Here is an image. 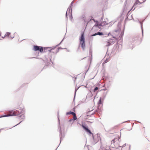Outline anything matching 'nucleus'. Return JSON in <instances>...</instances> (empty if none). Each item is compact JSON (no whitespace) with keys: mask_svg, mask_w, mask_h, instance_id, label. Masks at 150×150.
Masks as SVG:
<instances>
[{"mask_svg":"<svg viewBox=\"0 0 150 150\" xmlns=\"http://www.w3.org/2000/svg\"><path fill=\"white\" fill-rule=\"evenodd\" d=\"M80 41V44L83 50H84L85 47V38L84 36V33H82L81 34V37L79 39Z\"/></svg>","mask_w":150,"mask_h":150,"instance_id":"nucleus-1","label":"nucleus"},{"mask_svg":"<svg viewBox=\"0 0 150 150\" xmlns=\"http://www.w3.org/2000/svg\"><path fill=\"white\" fill-rule=\"evenodd\" d=\"M48 48H49L44 47L43 49V47H42L38 46H33V49L34 50H39L41 53L43 52V51L44 52H45L46 51H45V50Z\"/></svg>","mask_w":150,"mask_h":150,"instance_id":"nucleus-2","label":"nucleus"},{"mask_svg":"<svg viewBox=\"0 0 150 150\" xmlns=\"http://www.w3.org/2000/svg\"><path fill=\"white\" fill-rule=\"evenodd\" d=\"M146 0H137L135 2L132 8L134 7V9L136 7H137L138 5L142 4Z\"/></svg>","mask_w":150,"mask_h":150,"instance_id":"nucleus-3","label":"nucleus"},{"mask_svg":"<svg viewBox=\"0 0 150 150\" xmlns=\"http://www.w3.org/2000/svg\"><path fill=\"white\" fill-rule=\"evenodd\" d=\"M20 110V112L18 110L14 111L15 116H18L20 114L23 113L25 111V109L24 108H21Z\"/></svg>","mask_w":150,"mask_h":150,"instance_id":"nucleus-4","label":"nucleus"},{"mask_svg":"<svg viewBox=\"0 0 150 150\" xmlns=\"http://www.w3.org/2000/svg\"><path fill=\"white\" fill-rule=\"evenodd\" d=\"M82 126L83 129H84L88 133H89L90 134H92L90 130L88 129V127L87 126H86V125L85 124H82Z\"/></svg>","mask_w":150,"mask_h":150,"instance_id":"nucleus-5","label":"nucleus"},{"mask_svg":"<svg viewBox=\"0 0 150 150\" xmlns=\"http://www.w3.org/2000/svg\"><path fill=\"white\" fill-rule=\"evenodd\" d=\"M11 116H15L14 111L13 112L11 111H10L6 115L0 116V118Z\"/></svg>","mask_w":150,"mask_h":150,"instance_id":"nucleus-6","label":"nucleus"},{"mask_svg":"<svg viewBox=\"0 0 150 150\" xmlns=\"http://www.w3.org/2000/svg\"><path fill=\"white\" fill-rule=\"evenodd\" d=\"M93 139L95 142H98L100 139V137L98 135H95L93 137Z\"/></svg>","mask_w":150,"mask_h":150,"instance_id":"nucleus-7","label":"nucleus"},{"mask_svg":"<svg viewBox=\"0 0 150 150\" xmlns=\"http://www.w3.org/2000/svg\"><path fill=\"white\" fill-rule=\"evenodd\" d=\"M57 51V48H54L50 50V52H53L54 53H56Z\"/></svg>","mask_w":150,"mask_h":150,"instance_id":"nucleus-8","label":"nucleus"},{"mask_svg":"<svg viewBox=\"0 0 150 150\" xmlns=\"http://www.w3.org/2000/svg\"><path fill=\"white\" fill-rule=\"evenodd\" d=\"M104 90H101V91H102V94L104 97H105L106 95L107 92L104 91Z\"/></svg>","mask_w":150,"mask_h":150,"instance_id":"nucleus-9","label":"nucleus"},{"mask_svg":"<svg viewBox=\"0 0 150 150\" xmlns=\"http://www.w3.org/2000/svg\"><path fill=\"white\" fill-rule=\"evenodd\" d=\"M103 35V34L102 33H100V32H98L97 33H96L94 34L93 35H92V36H95V35Z\"/></svg>","mask_w":150,"mask_h":150,"instance_id":"nucleus-10","label":"nucleus"},{"mask_svg":"<svg viewBox=\"0 0 150 150\" xmlns=\"http://www.w3.org/2000/svg\"><path fill=\"white\" fill-rule=\"evenodd\" d=\"M72 115L73 116V120H76L77 119V117L75 113L74 112H72Z\"/></svg>","mask_w":150,"mask_h":150,"instance_id":"nucleus-11","label":"nucleus"},{"mask_svg":"<svg viewBox=\"0 0 150 150\" xmlns=\"http://www.w3.org/2000/svg\"><path fill=\"white\" fill-rule=\"evenodd\" d=\"M120 32V30L118 29L117 30H116L114 31V33L115 34V33H117L118 35H119Z\"/></svg>","mask_w":150,"mask_h":150,"instance_id":"nucleus-12","label":"nucleus"},{"mask_svg":"<svg viewBox=\"0 0 150 150\" xmlns=\"http://www.w3.org/2000/svg\"><path fill=\"white\" fill-rule=\"evenodd\" d=\"M11 34V33L9 32H7L5 34V36H9L10 34Z\"/></svg>","mask_w":150,"mask_h":150,"instance_id":"nucleus-13","label":"nucleus"},{"mask_svg":"<svg viewBox=\"0 0 150 150\" xmlns=\"http://www.w3.org/2000/svg\"><path fill=\"white\" fill-rule=\"evenodd\" d=\"M98 105H100L102 104V101H101V98H100V99L98 103Z\"/></svg>","mask_w":150,"mask_h":150,"instance_id":"nucleus-14","label":"nucleus"},{"mask_svg":"<svg viewBox=\"0 0 150 150\" xmlns=\"http://www.w3.org/2000/svg\"><path fill=\"white\" fill-rule=\"evenodd\" d=\"M72 112H73L70 111L69 112H67L66 114L67 115H70L71 114L72 115H73Z\"/></svg>","mask_w":150,"mask_h":150,"instance_id":"nucleus-15","label":"nucleus"},{"mask_svg":"<svg viewBox=\"0 0 150 150\" xmlns=\"http://www.w3.org/2000/svg\"><path fill=\"white\" fill-rule=\"evenodd\" d=\"M111 45V44L110 43V42H107V45H106L107 46H109Z\"/></svg>","mask_w":150,"mask_h":150,"instance_id":"nucleus-16","label":"nucleus"},{"mask_svg":"<svg viewBox=\"0 0 150 150\" xmlns=\"http://www.w3.org/2000/svg\"><path fill=\"white\" fill-rule=\"evenodd\" d=\"M116 140H117L116 139H114L112 140L111 142V144H114L115 142V141Z\"/></svg>","mask_w":150,"mask_h":150,"instance_id":"nucleus-17","label":"nucleus"},{"mask_svg":"<svg viewBox=\"0 0 150 150\" xmlns=\"http://www.w3.org/2000/svg\"><path fill=\"white\" fill-rule=\"evenodd\" d=\"M98 89V87H96L94 90V91H93L94 92H95Z\"/></svg>","mask_w":150,"mask_h":150,"instance_id":"nucleus-18","label":"nucleus"},{"mask_svg":"<svg viewBox=\"0 0 150 150\" xmlns=\"http://www.w3.org/2000/svg\"><path fill=\"white\" fill-rule=\"evenodd\" d=\"M101 25L100 24H96L95 25H94V26H95V27H98V26H100Z\"/></svg>","mask_w":150,"mask_h":150,"instance_id":"nucleus-19","label":"nucleus"},{"mask_svg":"<svg viewBox=\"0 0 150 150\" xmlns=\"http://www.w3.org/2000/svg\"><path fill=\"white\" fill-rule=\"evenodd\" d=\"M21 121L19 123H18L17 125H16L15 126H16L17 125H18V124H19L20 123H21Z\"/></svg>","mask_w":150,"mask_h":150,"instance_id":"nucleus-20","label":"nucleus"},{"mask_svg":"<svg viewBox=\"0 0 150 150\" xmlns=\"http://www.w3.org/2000/svg\"><path fill=\"white\" fill-rule=\"evenodd\" d=\"M67 12H66V16L67 17Z\"/></svg>","mask_w":150,"mask_h":150,"instance_id":"nucleus-21","label":"nucleus"},{"mask_svg":"<svg viewBox=\"0 0 150 150\" xmlns=\"http://www.w3.org/2000/svg\"><path fill=\"white\" fill-rule=\"evenodd\" d=\"M142 128H143V129L144 130V127H143Z\"/></svg>","mask_w":150,"mask_h":150,"instance_id":"nucleus-22","label":"nucleus"},{"mask_svg":"<svg viewBox=\"0 0 150 150\" xmlns=\"http://www.w3.org/2000/svg\"><path fill=\"white\" fill-rule=\"evenodd\" d=\"M109 150V149H105V150Z\"/></svg>","mask_w":150,"mask_h":150,"instance_id":"nucleus-23","label":"nucleus"}]
</instances>
